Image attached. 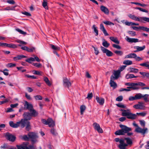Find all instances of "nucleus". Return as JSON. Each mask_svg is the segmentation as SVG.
Segmentation results:
<instances>
[{
  "label": "nucleus",
  "instance_id": "42",
  "mask_svg": "<svg viewBox=\"0 0 149 149\" xmlns=\"http://www.w3.org/2000/svg\"><path fill=\"white\" fill-rule=\"evenodd\" d=\"M115 54L117 55L121 56L123 54V52L121 51L116 50L114 52Z\"/></svg>",
  "mask_w": 149,
  "mask_h": 149
},
{
  "label": "nucleus",
  "instance_id": "16",
  "mask_svg": "<svg viewBox=\"0 0 149 149\" xmlns=\"http://www.w3.org/2000/svg\"><path fill=\"white\" fill-rule=\"evenodd\" d=\"M93 126L95 129L100 133H102L103 131L102 129L100 127V125L96 123H94L93 124Z\"/></svg>",
  "mask_w": 149,
  "mask_h": 149
},
{
  "label": "nucleus",
  "instance_id": "54",
  "mask_svg": "<svg viewBox=\"0 0 149 149\" xmlns=\"http://www.w3.org/2000/svg\"><path fill=\"white\" fill-rule=\"evenodd\" d=\"M112 46L113 47L118 49H121V47L119 45L115 44H113Z\"/></svg>",
  "mask_w": 149,
  "mask_h": 149
},
{
  "label": "nucleus",
  "instance_id": "8",
  "mask_svg": "<svg viewBox=\"0 0 149 149\" xmlns=\"http://www.w3.org/2000/svg\"><path fill=\"white\" fill-rule=\"evenodd\" d=\"M28 144V142H24L20 145H17V149H31L33 148L34 146L32 145H29L28 147H27Z\"/></svg>",
  "mask_w": 149,
  "mask_h": 149
},
{
  "label": "nucleus",
  "instance_id": "51",
  "mask_svg": "<svg viewBox=\"0 0 149 149\" xmlns=\"http://www.w3.org/2000/svg\"><path fill=\"white\" fill-rule=\"evenodd\" d=\"M123 100V97L121 96H119L116 99V100L119 102H120Z\"/></svg>",
  "mask_w": 149,
  "mask_h": 149
},
{
  "label": "nucleus",
  "instance_id": "52",
  "mask_svg": "<svg viewBox=\"0 0 149 149\" xmlns=\"http://www.w3.org/2000/svg\"><path fill=\"white\" fill-rule=\"evenodd\" d=\"M93 47V48L95 51V54L96 55H97L99 53V51H98V48L97 47Z\"/></svg>",
  "mask_w": 149,
  "mask_h": 149
},
{
  "label": "nucleus",
  "instance_id": "17",
  "mask_svg": "<svg viewBox=\"0 0 149 149\" xmlns=\"http://www.w3.org/2000/svg\"><path fill=\"white\" fill-rule=\"evenodd\" d=\"M63 84L65 87L69 88L71 86V84L67 78H65L63 79Z\"/></svg>",
  "mask_w": 149,
  "mask_h": 149
},
{
  "label": "nucleus",
  "instance_id": "19",
  "mask_svg": "<svg viewBox=\"0 0 149 149\" xmlns=\"http://www.w3.org/2000/svg\"><path fill=\"white\" fill-rule=\"evenodd\" d=\"M126 41L130 43H136L139 42V39L137 38H131L127 36L125 38Z\"/></svg>",
  "mask_w": 149,
  "mask_h": 149
},
{
  "label": "nucleus",
  "instance_id": "61",
  "mask_svg": "<svg viewBox=\"0 0 149 149\" xmlns=\"http://www.w3.org/2000/svg\"><path fill=\"white\" fill-rule=\"evenodd\" d=\"M7 2L11 4H14L15 2L13 0H7Z\"/></svg>",
  "mask_w": 149,
  "mask_h": 149
},
{
  "label": "nucleus",
  "instance_id": "55",
  "mask_svg": "<svg viewBox=\"0 0 149 149\" xmlns=\"http://www.w3.org/2000/svg\"><path fill=\"white\" fill-rule=\"evenodd\" d=\"M16 66L15 64H13L12 63H9L8 64V67L9 68H12L13 67H15Z\"/></svg>",
  "mask_w": 149,
  "mask_h": 149
},
{
  "label": "nucleus",
  "instance_id": "56",
  "mask_svg": "<svg viewBox=\"0 0 149 149\" xmlns=\"http://www.w3.org/2000/svg\"><path fill=\"white\" fill-rule=\"evenodd\" d=\"M140 65L142 66H145L146 67H148V69L149 68V65L147 64L146 63H141L140 64Z\"/></svg>",
  "mask_w": 149,
  "mask_h": 149
},
{
  "label": "nucleus",
  "instance_id": "29",
  "mask_svg": "<svg viewBox=\"0 0 149 149\" xmlns=\"http://www.w3.org/2000/svg\"><path fill=\"white\" fill-rule=\"evenodd\" d=\"M127 79H131L134 78H137L138 77V76H135L134 74H127L125 77Z\"/></svg>",
  "mask_w": 149,
  "mask_h": 149
},
{
  "label": "nucleus",
  "instance_id": "15",
  "mask_svg": "<svg viewBox=\"0 0 149 149\" xmlns=\"http://www.w3.org/2000/svg\"><path fill=\"white\" fill-rule=\"evenodd\" d=\"M134 108L136 109H140L144 110L145 107L143 103L141 102H139L138 104H136L133 106Z\"/></svg>",
  "mask_w": 149,
  "mask_h": 149
},
{
  "label": "nucleus",
  "instance_id": "44",
  "mask_svg": "<svg viewBox=\"0 0 149 149\" xmlns=\"http://www.w3.org/2000/svg\"><path fill=\"white\" fill-rule=\"evenodd\" d=\"M34 97L35 99L37 100H41L42 98V97L39 95L34 96Z\"/></svg>",
  "mask_w": 149,
  "mask_h": 149
},
{
  "label": "nucleus",
  "instance_id": "22",
  "mask_svg": "<svg viewBox=\"0 0 149 149\" xmlns=\"http://www.w3.org/2000/svg\"><path fill=\"white\" fill-rule=\"evenodd\" d=\"M100 29L103 32L105 36H108L109 34L107 32L106 30L104 28L103 24H101L100 25Z\"/></svg>",
  "mask_w": 149,
  "mask_h": 149
},
{
  "label": "nucleus",
  "instance_id": "10",
  "mask_svg": "<svg viewBox=\"0 0 149 149\" xmlns=\"http://www.w3.org/2000/svg\"><path fill=\"white\" fill-rule=\"evenodd\" d=\"M29 138L31 139V141L35 142L37 141V139L38 137L36 134L34 132H29L28 134Z\"/></svg>",
  "mask_w": 149,
  "mask_h": 149
},
{
  "label": "nucleus",
  "instance_id": "43",
  "mask_svg": "<svg viewBox=\"0 0 149 149\" xmlns=\"http://www.w3.org/2000/svg\"><path fill=\"white\" fill-rule=\"evenodd\" d=\"M103 22L107 25H114V23H113L108 21H105Z\"/></svg>",
  "mask_w": 149,
  "mask_h": 149
},
{
  "label": "nucleus",
  "instance_id": "60",
  "mask_svg": "<svg viewBox=\"0 0 149 149\" xmlns=\"http://www.w3.org/2000/svg\"><path fill=\"white\" fill-rule=\"evenodd\" d=\"M131 91L130 89L129 88L126 89V88H120L119 90V91L120 92L124 91Z\"/></svg>",
  "mask_w": 149,
  "mask_h": 149
},
{
  "label": "nucleus",
  "instance_id": "47",
  "mask_svg": "<svg viewBox=\"0 0 149 149\" xmlns=\"http://www.w3.org/2000/svg\"><path fill=\"white\" fill-rule=\"evenodd\" d=\"M35 49V47H32L30 48L27 47V51L29 52H32Z\"/></svg>",
  "mask_w": 149,
  "mask_h": 149
},
{
  "label": "nucleus",
  "instance_id": "40",
  "mask_svg": "<svg viewBox=\"0 0 149 149\" xmlns=\"http://www.w3.org/2000/svg\"><path fill=\"white\" fill-rule=\"evenodd\" d=\"M93 28L94 29V31L96 33L95 36H97L98 34V31L97 29V27H96L95 25H93Z\"/></svg>",
  "mask_w": 149,
  "mask_h": 149
},
{
  "label": "nucleus",
  "instance_id": "4",
  "mask_svg": "<svg viewBox=\"0 0 149 149\" xmlns=\"http://www.w3.org/2000/svg\"><path fill=\"white\" fill-rule=\"evenodd\" d=\"M127 112L122 113V115L124 116H127V118L128 119L134 120L137 117L136 115L133 114L130 112V110H127Z\"/></svg>",
  "mask_w": 149,
  "mask_h": 149
},
{
  "label": "nucleus",
  "instance_id": "57",
  "mask_svg": "<svg viewBox=\"0 0 149 149\" xmlns=\"http://www.w3.org/2000/svg\"><path fill=\"white\" fill-rule=\"evenodd\" d=\"M51 133L54 135H56L57 133L56 132L54 129L53 128L52 129L50 130Z\"/></svg>",
  "mask_w": 149,
  "mask_h": 149
},
{
  "label": "nucleus",
  "instance_id": "7",
  "mask_svg": "<svg viewBox=\"0 0 149 149\" xmlns=\"http://www.w3.org/2000/svg\"><path fill=\"white\" fill-rule=\"evenodd\" d=\"M133 124L134 126L136 127L135 131L137 132L144 135L146 132H148V129L147 128L145 127L143 129H142L139 127L137 124L135 123H133Z\"/></svg>",
  "mask_w": 149,
  "mask_h": 149
},
{
  "label": "nucleus",
  "instance_id": "23",
  "mask_svg": "<svg viewBox=\"0 0 149 149\" xmlns=\"http://www.w3.org/2000/svg\"><path fill=\"white\" fill-rule=\"evenodd\" d=\"M131 86L127 87V88L130 89L131 88L133 90H138L139 89V88L137 86V84L136 83H133Z\"/></svg>",
  "mask_w": 149,
  "mask_h": 149
},
{
  "label": "nucleus",
  "instance_id": "59",
  "mask_svg": "<svg viewBox=\"0 0 149 149\" xmlns=\"http://www.w3.org/2000/svg\"><path fill=\"white\" fill-rule=\"evenodd\" d=\"M139 122L141 126L144 127L145 126V121L143 120H140Z\"/></svg>",
  "mask_w": 149,
  "mask_h": 149
},
{
  "label": "nucleus",
  "instance_id": "31",
  "mask_svg": "<svg viewBox=\"0 0 149 149\" xmlns=\"http://www.w3.org/2000/svg\"><path fill=\"white\" fill-rule=\"evenodd\" d=\"M124 139V140H125L126 141L127 143L126 144L127 145H131L132 143V140L129 138H125Z\"/></svg>",
  "mask_w": 149,
  "mask_h": 149
},
{
  "label": "nucleus",
  "instance_id": "3",
  "mask_svg": "<svg viewBox=\"0 0 149 149\" xmlns=\"http://www.w3.org/2000/svg\"><path fill=\"white\" fill-rule=\"evenodd\" d=\"M128 16L130 18L136 21L142 23H145V22H149V18L148 17H138L131 14H129Z\"/></svg>",
  "mask_w": 149,
  "mask_h": 149
},
{
  "label": "nucleus",
  "instance_id": "38",
  "mask_svg": "<svg viewBox=\"0 0 149 149\" xmlns=\"http://www.w3.org/2000/svg\"><path fill=\"white\" fill-rule=\"evenodd\" d=\"M50 46L52 49L54 50L59 51L60 50V48L58 46H55L52 44L50 45Z\"/></svg>",
  "mask_w": 149,
  "mask_h": 149
},
{
  "label": "nucleus",
  "instance_id": "50",
  "mask_svg": "<svg viewBox=\"0 0 149 149\" xmlns=\"http://www.w3.org/2000/svg\"><path fill=\"white\" fill-rule=\"evenodd\" d=\"M16 29L17 31L20 33L22 34L25 35L26 34V32L22 31V30L19 29Z\"/></svg>",
  "mask_w": 149,
  "mask_h": 149
},
{
  "label": "nucleus",
  "instance_id": "45",
  "mask_svg": "<svg viewBox=\"0 0 149 149\" xmlns=\"http://www.w3.org/2000/svg\"><path fill=\"white\" fill-rule=\"evenodd\" d=\"M25 61L29 63H31V61H35V58L31 57L29 58L26 59Z\"/></svg>",
  "mask_w": 149,
  "mask_h": 149
},
{
  "label": "nucleus",
  "instance_id": "39",
  "mask_svg": "<svg viewBox=\"0 0 149 149\" xmlns=\"http://www.w3.org/2000/svg\"><path fill=\"white\" fill-rule=\"evenodd\" d=\"M21 138L22 139L26 141H29V137L26 135L21 136Z\"/></svg>",
  "mask_w": 149,
  "mask_h": 149
},
{
  "label": "nucleus",
  "instance_id": "1",
  "mask_svg": "<svg viewBox=\"0 0 149 149\" xmlns=\"http://www.w3.org/2000/svg\"><path fill=\"white\" fill-rule=\"evenodd\" d=\"M24 109L25 110H28L29 111L24 112L23 114L24 118L21 120V121L28 122L32 118V117H36L38 116V113L37 111L36 110L33 108V105L25 101L24 104Z\"/></svg>",
  "mask_w": 149,
  "mask_h": 149
},
{
  "label": "nucleus",
  "instance_id": "58",
  "mask_svg": "<svg viewBox=\"0 0 149 149\" xmlns=\"http://www.w3.org/2000/svg\"><path fill=\"white\" fill-rule=\"evenodd\" d=\"M23 68L22 67H17V68L18 70H20L22 72H24L26 71V70L25 69H23L22 70V69Z\"/></svg>",
  "mask_w": 149,
  "mask_h": 149
},
{
  "label": "nucleus",
  "instance_id": "20",
  "mask_svg": "<svg viewBox=\"0 0 149 149\" xmlns=\"http://www.w3.org/2000/svg\"><path fill=\"white\" fill-rule=\"evenodd\" d=\"M100 9L102 12L104 13L106 15H108L109 13V11L108 9L106 7L101 6L100 7Z\"/></svg>",
  "mask_w": 149,
  "mask_h": 149
},
{
  "label": "nucleus",
  "instance_id": "9",
  "mask_svg": "<svg viewBox=\"0 0 149 149\" xmlns=\"http://www.w3.org/2000/svg\"><path fill=\"white\" fill-rule=\"evenodd\" d=\"M135 98L136 100H139L141 98H143L144 101L147 102L148 101V98L149 96L148 94H145L143 95L142 94L140 93H137L135 95Z\"/></svg>",
  "mask_w": 149,
  "mask_h": 149
},
{
  "label": "nucleus",
  "instance_id": "62",
  "mask_svg": "<svg viewBox=\"0 0 149 149\" xmlns=\"http://www.w3.org/2000/svg\"><path fill=\"white\" fill-rule=\"evenodd\" d=\"M129 100L130 101H133L136 100L135 98V95L134 96H130L129 98Z\"/></svg>",
  "mask_w": 149,
  "mask_h": 149
},
{
  "label": "nucleus",
  "instance_id": "18",
  "mask_svg": "<svg viewBox=\"0 0 149 149\" xmlns=\"http://www.w3.org/2000/svg\"><path fill=\"white\" fill-rule=\"evenodd\" d=\"M115 80L114 78V76L111 75L110 78V84L111 86L113 87L114 88H116L117 86L116 84L114 82Z\"/></svg>",
  "mask_w": 149,
  "mask_h": 149
},
{
  "label": "nucleus",
  "instance_id": "41",
  "mask_svg": "<svg viewBox=\"0 0 149 149\" xmlns=\"http://www.w3.org/2000/svg\"><path fill=\"white\" fill-rule=\"evenodd\" d=\"M0 71L3 72L4 75L8 76L9 74V73L8 72V70L7 69H6L3 70V71L2 70H0Z\"/></svg>",
  "mask_w": 149,
  "mask_h": 149
},
{
  "label": "nucleus",
  "instance_id": "30",
  "mask_svg": "<svg viewBox=\"0 0 149 149\" xmlns=\"http://www.w3.org/2000/svg\"><path fill=\"white\" fill-rule=\"evenodd\" d=\"M136 56V54L131 53L126 56L125 58H134Z\"/></svg>",
  "mask_w": 149,
  "mask_h": 149
},
{
  "label": "nucleus",
  "instance_id": "13",
  "mask_svg": "<svg viewBox=\"0 0 149 149\" xmlns=\"http://www.w3.org/2000/svg\"><path fill=\"white\" fill-rule=\"evenodd\" d=\"M101 49L103 53H106V55L108 57L112 56L113 55V53L108 49L105 48L104 47H101Z\"/></svg>",
  "mask_w": 149,
  "mask_h": 149
},
{
  "label": "nucleus",
  "instance_id": "34",
  "mask_svg": "<svg viewBox=\"0 0 149 149\" xmlns=\"http://www.w3.org/2000/svg\"><path fill=\"white\" fill-rule=\"evenodd\" d=\"M140 30L149 32V28L144 26H139Z\"/></svg>",
  "mask_w": 149,
  "mask_h": 149
},
{
  "label": "nucleus",
  "instance_id": "35",
  "mask_svg": "<svg viewBox=\"0 0 149 149\" xmlns=\"http://www.w3.org/2000/svg\"><path fill=\"white\" fill-rule=\"evenodd\" d=\"M123 64L127 65H132V62L130 60H125L123 62Z\"/></svg>",
  "mask_w": 149,
  "mask_h": 149
},
{
  "label": "nucleus",
  "instance_id": "64",
  "mask_svg": "<svg viewBox=\"0 0 149 149\" xmlns=\"http://www.w3.org/2000/svg\"><path fill=\"white\" fill-rule=\"evenodd\" d=\"M131 28L134 30L138 31L139 30H140L139 26L137 27L135 26H132Z\"/></svg>",
  "mask_w": 149,
  "mask_h": 149
},
{
  "label": "nucleus",
  "instance_id": "27",
  "mask_svg": "<svg viewBox=\"0 0 149 149\" xmlns=\"http://www.w3.org/2000/svg\"><path fill=\"white\" fill-rule=\"evenodd\" d=\"M109 39L111 40L116 44H118L120 43L119 41L118 40L117 38L116 37L111 36L110 37Z\"/></svg>",
  "mask_w": 149,
  "mask_h": 149
},
{
  "label": "nucleus",
  "instance_id": "32",
  "mask_svg": "<svg viewBox=\"0 0 149 149\" xmlns=\"http://www.w3.org/2000/svg\"><path fill=\"white\" fill-rule=\"evenodd\" d=\"M103 42L102 43V45L106 47H108L109 46V44L107 42V41H106L105 39L103 40Z\"/></svg>",
  "mask_w": 149,
  "mask_h": 149
},
{
  "label": "nucleus",
  "instance_id": "5",
  "mask_svg": "<svg viewBox=\"0 0 149 149\" xmlns=\"http://www.w3.org/2000/svg\"><path fill=\"white\" fill-rule=\"evenodd\" d=\"M114 140L116 142H119L120 144L118 146V147L120 149H126L127 145L125 143L124 139H120L119 138H116L114 139Z\"/></svg>",
  "mask_w": 149,
  "mask_h": 149
},
{
  "label": "nucleus",
  "instance_id": "33",
  "mask_svg": "<svg viewBox=\"0 0 149 149\" xmlns=\"http://www.w3.org/2000/svg\"><path fill=\"white\" fill-rule=\"evenodd\" d=\"M44 80L46 83V84H47L48 86H51V84L47 77H44Z\"/></svg>",
  "mask_w": 149,
  "mask_h": 149
},
{
  "label": "nucleus",
  "instance_id": "37",
  "mask_svg": "<svg viewBox=\"0 0 149 149\" xmlns=\"http://www.w3.org/2000/svg\"><path fill=\"white\" fill-rule=\"evenodd\" d=\"M86 108V107L84 105H82L80 107V113L81 115H82L83 114Z\"/></svg>",
  "mask_w": 149,
  "mask_h": 149
},
{
  "label": "nucleus",
  "instance_id": "2",
  "mask_svg": "<svg viewBox=\"0 0 149 149\" xmlns=\"http://www.w3.org/2000/svg\"><path fill=\"white\" fill-rule=\"evenodd\" d=\"M121 129L116 131L115 133V134L116 135H123L126 133H127L128 136H130L133 134L132 132H129L132 130V128L123 125H119Z\"/></svg>",
  "mask_w": 149,
  "mask_h": 149
},
{
  "label": "nucleus",
  "instance_id": "53",
  "mask_svg": "<svg viewBox=\"0 0 149 149\" xmlns=\"http://www.w3.org/2000/svg\"><path fill=\"white\" fill-rule=\"evenodd\" d=\"M134 58L136 61H140L143 60V59L140 57L137 56L136 54V57Z\"/></svg>",
  "mask_w": 149,
  "mask_h": 149
},
{
  "label": "nucleus",
  "instance_id": "25",
  "mask_svg": "<svg viewBox=\"0 0 149 149\" xmlns=\"http://www.w3.org/2000/svg\"><path fill=\"white\" fill-rule=\"evenodd\" d=\"M134 48L135 49H136V51L134 52H136L139 51H142L145 49V46L143 45L142 47H139V46H136L134 47Z\"/></svg>",
  "mask_w": 149,
  "mask_h": 149
},
{
  "label": "nucleus",
  "instance_id": "49",
  "mask_svg": "<svg viewBox=\"0 0 149 149\" xmlns=\"http://www.w3.org/2000/svg\"><path fill=\"white\" fill-rule=\"evenodd\" d=\"M116 105L120 108H125L126 107V106L124 105L123 104H122L121 103L116 104Z\"/></svg>",
  "mask_w": 149,
  "mask_h": 149
},
{
  "label": "nucleus",
  "instance_id": "28",
  "mask_svg": "<svg viewBox=\"0 0 149 149\" xmlns=\"http://www.w3.org/2000/svg\"><path fill=\"white\" fill-rule=\"evenodd\" d=\"M128 70L130 72L137 73L139 71V70L132 67L129 68Z\"/></svg>",
  "mask_w": 149,
  "mask_h": 149
},
{
  "label": "nucleus",
  "instance_id": "26",
  "mask_svg": "<svg viewBox=\"0 0 149 149\" xmlns=\"http://www.w3.org/2000/svg\"><path fill=\"white\" fill-rule=\"evenodd\" d=\"M26 57V56L23 55H18L17 56L14 57H13V59L14 61H16L19 60H21L23 58Z\"/></svg>",
  "mask_w": 149,
  "mask_h": 149
},
{
  "label": "nucleus",
  "instance_id": "48",
  "mask_svg": "<svg viewBox=\"0 0 149 149\" xmlns=\"http://www.w3.org/2000/svg\"><path fill=\"white\" fill-rule=\"evenodd\" d=\"M128 33L132 36H135L136 35V32L133 31H129L128 32Z\"/></svg>",
  "mask_w": 149,
  "mask_h": 149
},
{
  "label": "nucleus",
  "instance_id": "46",
  "mask_svg": "<svg viewBox=\"0 0 149 149\" xmlns=\"http://www.w3.org/2000/svg\"><path fill=\"white\" fill-rule=\"evenodd\" d=\"M93 97V94L92 93H88L87 96L86 97L88 100H90Z\"/></svg>",
  "mask_w": 149,
  "mask_h": 149
},
{
  "label": "nucleus",
  "instance_id": "63",
  "mask_svg": "<svg viewBox=\"0 0 149 149\" xmlns=\"http://www.w3.org/2000/svg\"><path fill=\"white\" fill-rule=\"evenodd\" d=\"M16 42L17 43H19L20 44H23L25 45H26L27 44L26 42L24 41H21V40H17L16 41Z\"/></svg>",
  "mask_w": 149,
  "mask_h": 149
},
{
  "label": "nucleus",
  "instance_id": "36",
  "mask_svg": "<svg viewBox=\"0 0 149 149\" xmlns=\"http://www.w3.org/2000/svg\"><path fill=\"white\" fill-rule=\"evenodd\" d=\"M47 4V0H43L42 3V6L46 9H48Z\"/></svg>",
  "mask_w": 149,
  "mask_h": 149
},
{
  "label": "nucleus",
  "instance_id": "21",
  "mask_svg": "<svg viewBox=\"0 0 149 149\" xmlns=\"http://www.w3.org/2000/svg\"><path fill=\"white\" fill-rule=\"evenodd\" d=\"M96 100L97 102L100 105H103L104 102V99L103 98H100L98 97L97 96L96 97Z\"/></svg>",
  "mask_w": 149,
  "mask_h": 149
},
{
  "label": "nucleus",
  "instance_id": "11",
  "mask_svg": "<svg viewBox=\"0 0 149 149\" xmlns=\"http://www.w3.org/2000/svg\"><path fill=\"white\" fill-rule=\"evenodd\" d=\"M25 126H26L25 129L26 130L29 131L31 129V125L29 121L22 122V125H20V127L21 128H23Z\"/></svg>",
  "mask_w": 149,
  "mask_h": 149
},
{
  "label": "nucleus",
  "instance_id": "12",
  "mask_svg": "<svg viewBox=\"0 0 149 149\" xmlns=\"http://www.w3.org/2000/svg\"><path fill=\"white\" fill-rule=\"evenodd\" d=\"M5 136L7 140L11 142H14L16 139V137L15 136L9 132L6 133Z\"/></svg>",
  "mask_w": 149,
  "mask_h": 149
},
{
  "label": "nucleus",
  "instance_id": "6",
  "mask_svg": "<svg viewBox=\"0 0 149 149\" xmlns=\"http://www.w3.org/2000/svg\"><path fill=\"white\" fill-rule=\"evenodd\" d=\"M41 121L43 124L48 125L50 127H53L55 125L54 121L51 118H49L47 120L45 119H42Z\"/></svg>",
  "mask_w": 149,
  "mask_h": 149
},
{
  "label": "nucleus",
  "instance_id": "24",
  "mask_svg": "<svg viewBox=\"0 0 149 149\" xmlns=\"http://www.w3.org/2000/svg\"><path fill=\"white\" fill-rule=\"evenodd\" d=\"M120 73V70H117L116 71H114L113 72V75L114 76V79H117L119 77Z\"/></svg>",
  "mask_w": 149,
  "mask_h": 149
},
{
  "label": "nucleus",
  "instance_id": "14",
  "mask_svg": "<svg viewBox=\"0 0 149 149\" xmlns=\"http://www.w3.org/2000/svg\"><path fill=\"white\" fill-rule=\"evenodd\" d=\"M22 122L21 120L17 122L16 123H14L13 121H10L9 122L10 126L13 128H16L19 127H20L22 125Z\"/></svg>",
  "mask_w": 149,
  "mask_h": 149
}]
</instances>
